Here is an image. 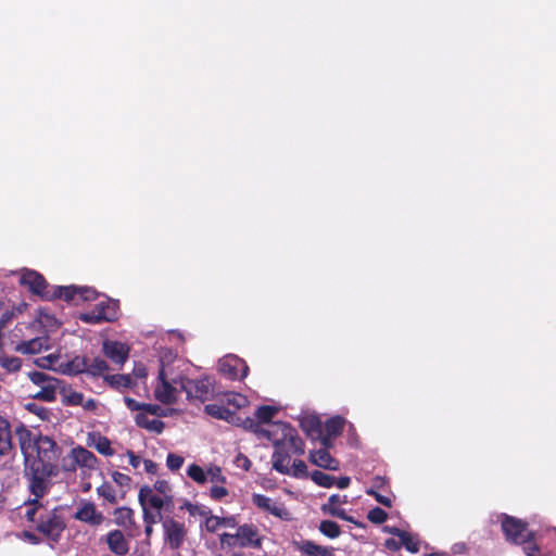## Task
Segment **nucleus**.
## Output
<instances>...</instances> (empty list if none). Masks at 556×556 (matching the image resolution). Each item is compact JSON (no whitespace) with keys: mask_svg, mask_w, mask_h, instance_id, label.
I'll list each match as a JSON object with an SVG mask.
<instances>
[{"mask_svg":"<svg viewBox=\"0 0 556 556\" xmlns=\"http://www.w3.org/2000/svg\"><path fill=\"white\" fill-rule=\"evenodd\" d=\"M187 475L197 483L203 484L207 481L206 470L197 464H192L187 469Z\"/></svg>","mask_w":556,"mask_h":556,"instance_id":"obj_36","label":"nucleus"},{"mask_svg":"<svg viewBox=\"0 0 556 556\" xmlns=\"http://www.w3.org/2000/svg\"><path fill=\"white\" fill-rule=\"evenodd\" d=\"M242 426L244 429H248V430L254 432L255 434H257L260 438H262L264 425H261L258 420L256 421L252 418H245L242 421Z\"/></svg>","mask_w":556,"mask_h":556,"instance_id":"obj_53","label":"nucleus"},{"mask_svg":"<svg viewBox=\"0 0 556 556\" xmlns=\"http://www.w3.org/2000/svg\"><path fill=\"white\" fill-rule=\"evenodd\" d=\"M108 370H109V365L104 359H102L100 357H96L92 359L88 358L87 374L96 377V376L103 375Z\"/></svg>","mask_w":556,"mask_h":556,"instance_id":"obj_31","label":"nucleus"},{"mask_svg":"<svg viewBox=\"0 0 556 556\" xmlns=\"http://www.w3.org/2000/svg\"><path fill=\"white\" fill-rule=\"evenodd\" d=\"M182 391L179 381L168 378L167 370L164 365V359H161V368L159 371V382L154 389V396L163 404L176 403L178 395Z\"/></svg>","mask_w":556,"mask_h":556,"instance_id":"obj_4","label":"nucleus"},{"mask_svg":"<svg viewBox=\"0 0 556 556\" xmlns=\"http://www.w3.org/2000/svg\"><path fill=\"white\" fill-rule=\"evenodd\" d=\"M74 518L92 527L100 526L104 521L103 514L97 509L92 502L88 501L79 503Z\"/></svg>","mask_w":556,"mask_h":556,"instance_id":"obj_11","label":"nucleus"},{"mask_svg":"<svg viewBox=\"0 0 556 556\" xmlns=\"http://www.w3.org/2000/svg\"><path fill=\"white\" fill-rule=\"evenodd\" d=\"M97 492L98 494L103 497L104 500H106L108 502L114 504L117 502V498H116V491L115 489L109 484V483H103L101 484L98 489H97Z\"/></svg>","mask_w":556,"mask_h":556,"instance_id":"obj_44","label":"nucleus"},{"mask_svg":"<svg viewBox=\"0 0 556 556\" xmlns=\"http://www.w3.org/2000/svg\"><path fill=\"white\" fill-rule=\"evenodd\" d=\"M142 413H147L149 416H152V417H162V414H164L162 406H160L157 404H148V403H144Z\"/></svg>","mask_w":556,"mask_h":556,"instance_id":"obj_59","label":"nucleus"},{"mask_svg":"<svg viewBox=\"0 0 556 556\" xmlns=\"http://www.w3.org/2000/svg\"><path fill=\"white\" fill-rule=\"evenodd\" d=\"M262 438L270 441L276 450L290 447L293 454H302L304 452L303 442L295 429L282 421L264 425Z\"/></svg>","mask_w":556,"mask_h":556,"instance_id":"obj_1","label":"nucleus"},{"mask_svg":"<svg viewBox=\"0 0 556 556\" xmlns=\"http://www.w3.org/2000/svg\"><path fill=\"white\" fill-rule=\"evenodd\" d=\"M64 529V520L56 509H45V514L39 515L37 520V530L47 539L58 542Z\"/></svg>","mask_w":556,"mask_h":556,"instance_id":"obj_5","label":"nucleus"},{"mask_svg":"<svg viewBox=\"0 0 556 556\" xmlns=\"http://www.w3.org/2000/svg\"><path fill=\"white\" fill-rule=\"evenodd\" d=\"M345 424V418L340 415L332 416L323 422L320 416L315 414V442L326 447H333L334 440L342 434Z\"/></svg>","mask_w":556,"mask_h":556,"instance_id":"obj_2","label":"nucleus"},{"mask_svg":"<svg viewBox=\"0 0 556 556\" xmlns=\"http://www.w3.org/2000/svg\"><path fill=\"white\" fill-rule=\"evenodd\" d=\"M152 508L146 506L142 507L143 510V521L146 525H155L162 520L161 510L152 511Z\"/></svg>","mask_w":556,"mask_h":556,"instance_id":"obj_49","label":"nucleus"},{"mask_svg":"<svg viewBox=\"0 0 556 556\" xmlns=\"http://www.w3.org/2000/svg\"><path fill=\"white\" fill-rule=\"evenodd\" d=\"M218 369L227 378L236 380L247 377L249 367L238 356L227 355L219 359Z\"/></svg>","mask_w":556,"mask_h":556,"instance_id":"obj_9","label":"nucleus"},{"mask_svg":"<svg viewBox=\"0 0 556 556\" xmlns=\"http://www.w3.org/2000/svg\"><path fill=\"white\" fill-rule=\"evenodd\" d=\"M181 508L186 509L191 516L199 515L206 517L211 513L206 507L190 502H186Z\"/></svg>","mask_w":556,"mask_h":556,"instance_id":"obj_50","label":"nucleus"},{"mask_svg":"<svg viewBox=\"0 0 556 556\" xmlns=\"http://www.w3.org/2000/svg\"><path fill=\"white\" fill-rule=\"evenodd\" d=\"M278 413V409L274 406L264 405L260 406L255 412V417L260 421L261 425L271 424L270 420Z\"/></svg>","mask_w":556,"mask_h":556,"instance_id":"obj_32","label":"nucleus"},{"mask_svg":"<svg viewBox=\"0 0 556 556\" xmlns=\"http://www.w3.org/2000/svg\"><path fill=\"white\" fill-rule=\"evenodd\" d=\"M367 519L375 525H381L388 519V514L380 507H374L368 511Z\"/></svg>","mask_w":556,"mask_h":556,"instance_id":"obj_47","label":"nucleus"},{"mask_svg":"<svg viewBox=\"0 0 556 556\" xmlns=\"http://www.w3.org/2000/svg\"><path fill=\"white\" fill-rule=\"evenodd\" d=\"M296 454H293L292 448L290 447H281L275 450L273 454V468L280 473H289L290 465H292V457Z\"/></svg>","mask_w":556,"mask_h":556,"instance_id":"obj_15","label":"nucleus"},{"mask_svg":"<svg viewBox=\"0 0 556 556\" xmlns=\"http://www.w3.org/2000/svg\"><path fill=\"white\" fill-rule=\"evenodd\" d=\"M225 402L233 407V410L244 407L248 404V399L239 393H226L224 395Z\"/></svg>","mask_w":556,"mask_h":556,"instance_id":"obj_38","label":"nucleus"},{"mask_svg":"<svg viewBox=\"0 0 556 556\" xmlns=\"http://www.w3.org/2000/svg\"><path fill=\"white\" fill-rule=\"evenodd\" d=\"M184 462H185V459L182 456L174 454V453H169L166 458V466L168 467V469L175 471V470L180 469Z\"/></svg>","mask_w":556,"mask_h":556,"instance_id":"obj_54","label":"nucleus"},{"mask_svg":"<svg viewBox=\"0 0 556 556\" xmlns=\"http://www.w3.org/2000/svg\"><path fill=\"white\" fill-rule=\"evenodd\" d=\"M207 481L212 483H226V477L223 475L222 469L218 466L211 465L206 469Z\"/></svg>","mask_w":556,"mask_h":556,"instance_id":"obj_45","label":"nucleus"},{"mask_svg":"<svg viewBox=\"0 0 556 556\" xmlns=\"http://www.w3.org/2000/svg\"><path fill=\"white\" fill-rule=\"evenodd\" d=\"M20 282L36 294H43L46 280L40 274L34 270H25L20 276Z\"/></svg>","mask_w":556,"mask_h":556,"instance_id":"obj_17","label":"nucleus"},{"mask_svg":"<svg viewBox=\"0 0 556 556\" xmlns=\"http://www.w3.org/2000/svg\"><path fill=\"white\" fill-rule=\"evenodd\" d=\"M89 441V445L93 446L100 454L105 456L113 455L114 452L111 447V442L105 437L100 434H90Z\"/></svg>","mask_w":556,"mask_h":556,"instance_id":"obj_25","label":"nucleus"},{"mask_svg":"<svg viewBox=\"0 0 556 556\" xmlns=\"http://www.w3.org/2000/svg\"><path fill=\"white\" fill-rule=\"evenodd\" d=\"M87 367H88V358L86 357H75L73 361H71L67 364V368L64 370V372H67L70 375H77V374H87Z\"/></svg>","mask_w":556,"mask_h":556,"instance_id":"obj_35","label":"nucleus"},{"mask_svg":"<svg viewBox=\"0 0 556 556\" xmlns=\"http://www.w3.org/2000/svg\"><path fill=\"white\" fill-rule=\"evenodd\" d=\"M12 448L9 424L0 419V455H7Z\"/></svg>","mask_w":556,"mask_h":556,"instance_id":"obj_27","label":"nucleus"},{"mask_svg":"<svg viewBox=\"0 0 556 556\" xmlns=\"http://www.w3.org/2000/svg\"><path fill=\"white\" fill-rule=\"evenodd\" d=\"M103 353L115 364L122 366L128 358L129 348L117 341H104Z\"/></svg>","mask_w":556,"mask_h":556,"instance_id":"obj_13","label":"nucleus"},{"mask_svg":"<svg viewBox=\"0 0 556 556\" xmlns=\"http://www.w3.org/2000/svg\"><path fill=\"white\" fill-rule=\"evenodd\" d=\"M0 366L8 371L14 372L21 369L22 361L14 356H0Z\"/></svg>","mask_w":556,"mask_h":556,"instance_id":"obj_39","label":"nucleus"},{"mask_svg":"<svg viewBox=\"0 0 556 556\" xmlns=\"http://www.w3.org/2000/svg\"><path fill=\"white\" fill-rule=\"evenodd\" d=\"M103 318H108L104 315L97 314L93 309L80 315V319L87 324H99L103 321Z\"/></svg>","mask_w":556,"mask_h":556,"instance_id":"obj_57","label":"nucleus"},{"mask_svg":"<svg viewBox=\"0 0 556 556\" xmlns=\"http://www.w3.org/2000/svg\"><path fill=\"white\" fill-rule=\"evenodd\" d=\"M220 540V543L223 545H228V546H238V541H237V536H236V533L235 534H230V533H223L219 538Z\"/></svg>","mask_w":556,"mask_h":556,"instance_id":"obj_61","label":"nucleus"},{"mask_svg":"<svg viewBox=\"0 0 556 556\" xmlns=\"http://www.w3.org/2000/svg\"><path fill=\"white\" fill-rule=\"evenodd\" d=\"M104 380L112 387L117 390H124L132 387V379L129 375H110L105 376Z\"/></svg>","mask_w":556,"mask_h":556,"instance_id":"obj_28","label":"nucleus"},{"mask_svg":"<svg viewBox=\"0 0 556 556\" xmlns=\"http://www.w3.org/2000/svg\"><path fill=\"white\" fill-rule=\"evenodd\" d=\"M30 491L37 497H41L48 490L49 480L46 477L45 472H40L39 470H35L31 479H30Z\"/></svg>","mask_w":556,"mask_h":556,"instance_id":"obj_22","label":"nucleus"},{"mask_svg":"<svg viewBox=\"0 0 556 556\" xmlns=\"http://www.w3.org/2000/svg\"><path fill=\"white\" fill-rule=\"evenodd\" d=\"M501 529L505 540L515 545L523 544V542L535 536V532L529 530L527 521L507 514L501 516Z\"/></svg>","mask_w":556,"mask_h":556,"instance_id":"obj_3","label":"nucleus"},{"mask_svg":"<svg viewBox=\"0 0 556 556\" xmlns=\"http://www.w3.org/2000/svg\"><path fill=\"white\" fill-rule=\"evenodd\" d=\"M93 311L101 315L106 316L108 318H103V321H112L116 318V305L111 302H100L96 305Z\"/></svg>","mask_w":556,"mask_h":556,"instance_id":"obj_29","label":"nucleus"},{"mask_svg":"<svg viewBox=\"0 0 556 556\" xmlns=\"http://www.w3.org/2000/svg\"><path fill=\"white\" fill-rule=\"evenodd\" d=\"M84 394L80 392L67 390L63 392L62 402L70 406H80L83 404Z\"/></svg>","mask_w":556,"mask_h":556,"instance_id":"obj_40","label":"nucleus"},{"mask_svg":"<svg viewBox=\"0 0 556 556\" xmlns=\"http://www.w3.org/2000/svg\"><path fill=\"white\" fill-rule=\"evenodd\" d=\"M210 495L215 501H220L228 495V490L220 483H216L210 490Z\"/></svg>","mask_w":556,"mask_h":556,"instance_id":"obj_56","label":"nucleus"},{"mask_svg":"<svg viewBox=\"0 0 556 556\" xmlns=\"http://www.w3.org/2000/svg\"><path fill=\"white\" fill-rule=\"evenodd\" d=\"M106 543L111 552L116 555L123 556L128 553V543L119 530H113L106 535Z\"/></svg>","mask_w":556,"mask_h":556,"instance_id":"obj_20","label":"nucleus"},{"mask_svg":"<svg viewBox=\"0 0 556 556\" xmlns=\"http://www.w3.org/2000/svg\"><path fill=\"white\" fill-rule=\"evenodd\" d=\"M367 494L375 497V500L386 507L392 506V500L389 496L378 493L374 488L367 490Z\"/></svg>","mask_w":556,"mask_h":556,"instance_id":"obj_58","label":"nucleus"},{"mask_svg":"<svg viewBox=\"0 0 556 556\" xmlns=\"http://www.w3.org/2000/svg\"><path fill=\"white\" fill-rule=\"evenodd\" d=\"M136 425L150 432L162 433L164 430V422L155 417H150L147 413H138L135 417Z\"/></svg>","mask_w":556,"mask_h":556,"instance_id":"obj_21","label":"nucleus"},{"mask_svg":"<svg viewBox=\"0 0 556 556\" xmlns=\"http://www.w3.org/2000/svg\"><path fill=\"white\" fill-rule=\"evenodd\" d=\"M334 548L315 544V556H333Z\"/></svg>","mask_w":556,"mask_h":556,"instance_id":"obj_64","label":"nucleus"},{"mask_svg":"<svg viewBox=\"0 0 556 556\" xmlns=\"http://www.w3.org/2000/svg\"><path fill=\"white\" fill-rule=\"evenodd\" d=\"M37 451L40 457L52 459L55 456V442L49 437H40L36 442Z\"/></svg>","mask_w":556,"mask_h":556,"instance_id":"obj_24","label":"nucleus"},{"mask_svg":"<svg viewBox=\"0 0 556 556\" xmlns=\"http://www.w3.org/2000/svg\"><path fill=\"white\" fill-rule=\"evenodd\" d=\"M112 478L121 486L128 485L130 482V478L127 475L117 471L112 473Z\"/></svg>","mask_w":556,"mask_h":556,"instance_id":"obj_63","label":"nucleus"},{"mask_svg":"<svg viewBox=\"0 0 556 556\" xmlns=\"http://www.w3.org/2000/svg\"><path fill=\"white\" fill-rule=\"evenodd\" d=\"M290 471L288 475L293 477H304L307 472V467L303 460L293 459L292 465H290Z\"/></svg>","mask_w":556,"mask_h":556,"instance_id":"obj_52","label":"nucleus"},{"mask_svg":"<svg viewBox=\"0 0 556 556\" xmlns=\"http://www.w3.org/2000/svg\"><path fill=\"white\" fill-rule=\"evenodd\" d=\"M40 514H45V509L42 505L38 502V500L30 502L26 506L25 517L27 518V520L37 523Z\"/></svg>","mask_w":556,"mask_h":556,"instance_id":"obj_37","label":"nucleus"},{"mask_svg":"<svg viewBox=\"0 0 556 556\" xmlns=\"http://www.w3.org/2000/svg\"><path fill=\"white\" fill-rule=\"evenodd\" d=\"M74 465L87 469H94L97 465V457L87 448L83 446L74 447L70 455Z\"/></svg>","mask_w":556,"mask_h":556,"instance_id":"obj_19","label":"nucleus"},{"mask_svg":"<svg viewBox=\"0 0 556 556\" xmlns=\"http://www.w3.org/2000/svg\"><path fill=\"white\" fill-rule=\"evenodd\" d=\"M334 482L336 478L333 476L315 469V484L323 488H331L334 485Z\"/></svg>","mask_w":556,"mask_h":556,"instance_id":"obj_46","label":"nucleus"},{"mask_svg":"<svg viewBox=\"0 0 556 556\" xmlns=\"http://www.w3.org/2000/svg\"><path fill=\"white\" fill-rule=\"evenodd\" d=\"M238 546H258L261 541L257 529L252 525L240 526L236 532Z\"/></svg>","mask_w":556,"mask_h":556,"instance_id":"obj_16","label":"nucleus"},{"mask_svg":"<svg viewBox=\"0 0 556 556\" xmlns=\"http://www.w3.org/2000/svg\"><path fill=\"white\" fill-rule=\"evenodd\" d=\"M124 402L128 409L143 412L144 403H140L131 397L126 396Z\"/></svg>","mask_w":556,"mask_h":556,"instance_id":"obj_60","label":"nucleus"},{"mask_svg":"<svg viewBox=\"0 0 556 556\" xmlns=\"http://www.w3.org/2000/svg\"><path fill=\"white\" fill-rule=\"evenodd\" d=\"M522 551L527 556H541V551L535 542V536H532L527 542H523Z\"/></svg>","mask_w":556,"mask_h":556,"instance_id":"obj_51","label":"nucleus"},{"mask_svg":"<svg viewBox=\"0 0 556 556\" xmlns=\"http://www.w3.org/2000/svg\"><path fill=\"white\" fill-rule=\"evenodd\" d=\"M320 533L329 539H337L341 534L340 526L332 520H323L318 527Z\"/></svg>","mask_w":556,"mask_h":556,"instance_id":"obj_30","label":"nucleus"},{"mask_svg":"<svg viewBox=\"0 0 556 556\" xmlns=\"http://www.w3.org/2000/svg\"><path fill=\"white\" fill-rule=\"evenodd\" d=\"M60 381L55 378V383H47L40 387V390L33 396L34 399L42 400L46 402H53L56 399V390Z\"/></svg>","mask_w":556,"mask_h":556,"instance_id":"obj_26","label":"nucleus"},{"mask_svg":"<svg viewBox=\"0 0 556 556\" xmlns=\"http://www.w3.org/2000/svg\"><path fill=\"white\" fill-rule=\"evenodd\" d=\"M401 547L404 546L410 553H417L419 551V542L409 532L405 531L400 538Z\"/></svg>","mask_w":556,"mask_h":556,"instance_id":"obj_42","label":"nucleus"},{"mask_svg":"<svg viewBox=\"0 0 556 556\" xmlns=\"http://www.w3.org/2000/svg\"><path fill=\"white\" fill-rule=\"evenodd\" d=\"M54 294L76 305L85 301H92L97 298V292L93 289L76 286L58 287Z\"/></svg>","mask_w":556,"mask_h":556,"instance_id":"obj_8","label":"nucleus"},{"mask_svg":"<svg viewBox=\"0 0 556 556\" xmlns=\"http://www.w3.org/2000/svg\"><path fill=\"white\" fill-rule=\"evenodd\" d=\"M346 496H340L339 494H332L329 498H328V503L324 504L321 506V510L324 513H328L331 515V510L333 509H339L338 508V505L340 504H343L346 502Z\"/></svg>","mask_w":556,"mask_h":556,"instance_id":"obj_48","label":"nucleus"},{"mask_svg":"<svg viewBox=\"0 0 556 556\" xmlns=\"http://www.w3.org/2000/svg\"><path fill=\"white\" fill-rule=\"evenodd\" d=\"M331 448L320 445L318 450H315V466L332 471L339 469L340 462L331 455Z\"/></svg>","mask_w":556,"mask_h":556,"instance_id":"obj_18","label":"nucleus"},{"mask_svg":"<svg viewBox=\"0 0 556 556\" xmlns=\"http://www.w3.org/2000/svg\"><path fill=\"white\" fill-rule=\"evenodd\" d=\"M138 500L141 507L148 506L154 510H169L174 506V500L169 498V501H167V498L154 493V490L147 485L140 489Z\"/></svg>","mask_w":556,"mask_h":556,"instance_id":"obj_10","label":"nucleus"},{"mask_svg":"<svg viewBox=\"0 0 556 556\" xmlns=\"http://www.w3.org/2000/svg\"><path fill=\"white\" fill-rule=\"evenodd\" d=\"M222 528L220 517L207 515L205 517V529L208 532H216Z\"/></svg>","mask_w":556,"mask_h":556,"instance_id":"obj_55","label":"nucleus"},{"mask_svg":"<svg viewBox=\"0 0 556 556\" xmlns=\"http://www.w3.org/2000/svg\"><path fill=\"white\" fill-rule=\"evenodd\" d=\"M205 413L214 418L233 422L236 418L235 410L218 404H208L204 408Z\"/></svg>","mask_w":556,"mask_h":556,"instance_id":"obj_23","label":"nucleus"},{"mask_svg":"<svg viewBox=\"0 0 556 556\" xmlns=\"http://www.w3.org/2000/svg\"><path fill=\"white\" fill-rule=\"evenodd\" d=\"M50 348L49 338L47 336H40L27 341L17 343L14 350L21 354L31 355L38 354Z\"/></svg>","mask_w":556,"mask_h":556,"instance_id":"obj_14","label":"nucleus"},{"mask_svg":"<svg viewBox=\"0 0 556 556\" xmlns=\"http://www.w3.org/2000/svg\"><path fill=\"white\" fill-rule=\"evenodd\" d=\"M151 489L154 490V493L167 498V501L169 498L174 500L172 485L165 480H157Z\"/></svg>","mask_w":556,"mask_h":556,"instance_id":"obj_41","label":"nucleus"},{"mask_svg":"<svg viewBox=\"0 0 556 556\" xmlns=\"http://www.w3.org/2000/svg\"><path fill=\"white\" fill-rule=\"evenodd\" d=\"M179 384L189 399L205 402L214 395V381L210 377L194 380L181 378Z\"/></svg>","mask_w":556,"mask_h":556,"instance_id":"obj_6","label":"nucleus"},{"mask_svg":"<svg viewBox=\"0 0 556 556\" xmlns=\"http://www.w3.org/2000/svg\"><path fill=\"white\" fill-rule=\"evenodd\" d=\"M235 464L237 465V467L243 468L247 471L251 467L250 459L245 455H243V454L237 455V457L235 459Z\"/></svg>","mask_w":556,"mask_h":556,"instance_id":"obj_62","label":"nucleus"},{"mask_svg":"<svg viewBox=\"0 0 556 556\" xmlns=\"http://www.w3.org/2000/svg\"><path fill=\"white\" fill-rule=\"evenodd\" d=\"M27 307L26 303H21L18 306L11 309L5 308L0 312V329L3 328L9 321L21 314Z\"/></svg>","mask_w":556,"mask_h":556,"instance_id":"obj_34","label":"nucleus"},{"mask_svg":"<svg viewBox=\"0 0 556 556\" xmlns=\"http://www.w3.org/2000/svg\"><path fill=\"white\" fill-rule=\"evenodd\" d=\"M162 528L164 533V544L174 551L180 548L188 534L185 523L172 517H167L162 521Z\"/></svg>","mask_w":556,"mask_h":556,"instance_id":"obj_7","label":"nucleus"},{"mask_svg":"<svg viewBox=\"0 0 556 556\" xmlns=\"http://www.w3.org/2000/svg\"><path fill=\"white\" fill-rule=\"evenodd\" d=\"M252 503L262 510L268 511L269 514L282 519L289 520L290 513L285 508V506L271 498L262 495L254 494L252 497Z\"/></svg>","mask_w":556,"mask_h":556,"instance_id":"obj_12","label":"nucleus"},{"mask_svg":"<svg viewBox=\"0 0 556 556\" xmlns=\"http://www.w3.org/2000/svg\"><path fill=\"white\" fill-rule=\"evenodd\" d=\"M134 510L128 507H119L114 511L115 523L126 527L132 523Z\"/></svg>","mask_w":556,"mask_h":556,"instance_id":"obj_33","label":"nucleus"},{"mask_svg":"<svg viewBox=\"0 0 556 556\" xmlns=\"http://www.w3.org/2000/svg\"><path fill=\"white\" fill-rule=\"evenodd\" d=\"M28 378L36 386H45L47 383H55V378L41 372V371H31L28 374Z\"/></svg>","mask_w":556,"mask_h":556,"instance_id":"obj_43","label":"nucleus"}]
</instances>
